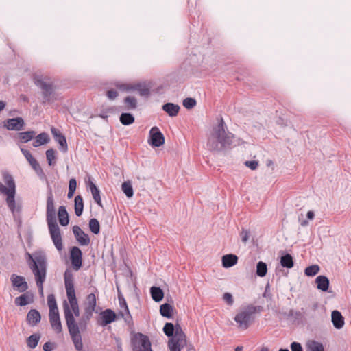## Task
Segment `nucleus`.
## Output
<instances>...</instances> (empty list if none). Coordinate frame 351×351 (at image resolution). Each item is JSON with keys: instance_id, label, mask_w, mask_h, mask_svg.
I'll use <instances>...</instances> for the list:
<instances>
[{"instance_id": "obj_46", "label": "nucleus", "mask_w": 351, "mask_h": 351, "mask_svg": "<svg viewBox=\"0 0 351 351\" xmlns=\"http://www.w3.org/2000/svg\"><path fill=\"white\" fill-rule=\"evenodd\" d=\"M308 347L311 351H324L323 344L316 341L310 342L308 344Z\"/></svg>"}, {"instance_id": "obj_30", "label": "nucleus", "mask_w": 351, "mask_h": 351, "mask_svg": "<svg viewBox=\"0 0 351 351\" xmlns=\"http://www.w3.org/2000/svg\"><path fill=\"white\" fill-rule=\"evenodd\" d=\"M150 293L152 299L157 302L161 301L164 297L163 291L158 287H152Z\"/></svg>"}, {"instance_id": "obj_11", "label": "nucleus", "mask_w": 351, "mask_h": 351, "mask_svg": "<svg viewBox=\"0 0 351 351\" xmlns=\"http://www.w3.org/2000/svg\"><path fill=\"white\" fill-rule=\"evenodd\" d=\"M80 327L75 326L73 319L70 318L68 321V330L73 342L74 346L77 351L82 350L83 343L82 336L80 335Z\"/></svg>"}, {"instance_id": "obj_17", "label": "nucleus", "mask_w": 351, "mask_h": 351, "mask_svg": "<svg viewBox=\"0 0 351 351\" xmlns=\"http://www.w3.org/2000/svg\"><path fill=\"white\" fill-rule=\"evenodd\" d=\"M51 132L56 141L60 145L61 150L66 152L68 150V145L65 136L55 128H52Z\"/></svg>"}, {"instance_id": "obj_58", "label": "nucleus", "mask_w": 351, "mask_h": 351, "mask_svg": "<svg viewBox=\"0 0 351 351\" xmlns=\"http://www.w3.org/2000/svg\"><path fill=\"white\" fill-rule=\"evenodd\" d=\"M306 217L310 220L313 219V218L315 217V214H314L313 211H311V210L308 211L306 214Z\"/></svg>"}, {"instance_id": "obj_53", "label": "nucleus", "mask_w": 351, "mask_h": 351, "mask_svg": "<svg viewBox=\"0 0 351 351\" xmlns=\"http://www.w3.org/2000/svg\"><path fill=\"white\" fill-rule=\"evenodd\" d=\"M245 165L252 170H255L258 167V163L256 160L246 161Z\"/></svg>"}, {"instance_id": "obj_24", "label": "nucleus", "mask_w": 351, "mask_h": 351, "mask_svg": "<svg viewBox=\"0 0 351 351\" xmlns=\"http://www.w3.org/2000/svg\"><path fill=\"white\" fill-rule=\"evenodd\" d=\"M238 257L232 254H226L222 257V265L225 268H229L237 263Z\"/></svg>"}, {"instance_id": "obj_59", "label": "nucleus", "mask_w": 351, "mask_h": 351, "mask_svg": "<svg viewBox=\"0 0 351 351\" xmlns=\"http://www.w3.org/2000/svg\"><path fill=\"white\" fill-rule=\"evenodd\" d=\"M21 150L22 153L23 154L24 156L25 157V158L27 157L28 155H29L31 154L29 151L23 148H21Z\"/></svg>"}, {"instance_id": "obj_15", "label": "nucleus", "mask_w": 351, "mask_h": 351, "mask_svg": "<svg viewBox=\"0 0 351 351\" xmlns=\"http://www.w3.org/2000/svg\"><path fill=\"white\" fill-rule=\"evenodd\" d=\"M24 125L25 122L21 117L8 119L5 123V127L9 130L19 131L23 130Z\"/></svg>"}, {"instance_id": "obj_51", "label": "nucleus", "mask_w": 351, "mask_h": 351, "mask_svg": "<svg viewBox=\"0 0 351 351\" xmlns=\"http://www.w3.org/2000/svg\"><path fill=\"white\" fill-rule=\"evenodd\" d=\"M290 347L291 351H303L301 344L298 342L294 341L291 343Z\"/></svg>"}, {"instance_id": "obj_40", "label": "nucleus", "mask_w": 351, "mask_h": 351, "mask_svg": "<svg viewBox=\"0 0 351 351\" xmlns=\"http://www.w3.org/2000/svg\"><path fill=\"white\" fill-rule=\"evenodd\" d=\"M121 189L127 197L131 198L133 196V188L130 182H124L121 185Z\"/></svg>"}, {"instance_id": "obj_4", "label": "nucleus", "mask_w": 351, "mask_h": 351, "mask_svg": "<svg viewBox=\"0 0 351 351\" xmlns=\"http://www.w3.org/2000/svg\"><path fill=\"white\" fill-rule=\"evenodd\" d=\"M2 176L5 184L0 182V193L6 195L7 206L12 213L15 215L21 211V206L17 205L15 201V182L13 177L7 171H4Z\"/></svg>"}, {"instance_id": "obj_61", "label": "nucleus", "mask_w": 351, "mask_h": 351, "mask_svg": "<svg viewBox=\"0 0 351 351\" xmlns=\"http://www.w3.org/2000/svg\"><path fill=\"white\" fill-rule=\"evenodd\" d=\"M5 107V103L3 101H0V112L3 110V108Z\"/></svg>"}, {"instance_id": "obj_8", "label": "nucleus", "mask_w": 351, "mask_h": 351, "mask_svg": "<svg viewBox=\"0 0 351 351\" xmlns=\"http://www.w3.org/2000/svg\"><path fill=\"white\" fill-rule=\"evenodd\" d=\"M84 313L82 317L80 319V325L81 326V330H85L86 328L87 323L92 317L95 308L97 306V298L95 293H92L88 294L85 300L84 303Z\"/></svg>"}, {"instance_id": "obj_60", "label": "nucleus", "mask_w": 351, "mask_h": 351, "mask_svg": "<svg viewBox=\"0 0 351 351\" xmlns=\"http://www.w3.org/2000/svg\"><path fill=\"white\" fill-rule=\"evenodd\" d=\"M75 191L69 190L67 197L69 199L71 198L74 195Z\"/></svg>"}, {"instance_id": "obj_25", "label": "nucleus", "mask_w": 351, "mask_h": 351, "mask_svg": "<svg viewBox=\"0 0 351 351\" xmlns=\"http://www.w3.org/2000/svg\"><path fill=\"white\" fill-rule=\"evenodd\" d=\"M317 288L322 291H327L329 287V280L325 276H318L315 279Z\"/></svg>"}, {"instance_id": "obj_50", "label": "nucleus", "mask_w": 351, "mask_h": 351, "mask_svg": "<svg viewBox=\"0 0 351 351\" xmlns=\"http://www.w3.org/2000/svg\"><path fill=\"white\" fill-rule=\"evenodd\" d=\"M223 300L229 306H232L234 303L233 297H232V294L230 293H225L223 295Z\"/></svg>"}, {"instance_id": "obj_20", "label": "nucleus", "mask_w": 351, "mask_h": 351, "mask_svg": "<svg viewBox=\"0 0 351 351\" xmlns=\"http://www.w3.org/2000/svg\"><path fill=\"white\" fill-rule=\"evenodd\" d=\"M102 322L101 325L106 326L112 323L116 319L115 313L111 309H106L101 313Z\"/></svg>"}, {"instance_id": "obj_45", "label": "nucleus", "mask_w": 351, "mask_h": 351, "mask_svg": "<svg viewBox=\"0 0 351 351\" xmlns=\"http://www.w3.org/2000/svg\"><path fill=\"white\" fill-rule=\"evenodd\" d=\"M56 151L53 149H49L46 151V158L48 164L50 166L54 165L55 162H53V160H55L56 159Z\"/></svg>"}, {"instance_id": "obj_38", "label": "nucleus", "mask_w": 351, "mask_h": 351, "mask_svg": "<svg viewBox=\"0 0 351 351\" xmlns=\"http://www.w3.org/2000/svg\"><path fill=\"white\" fill-rule=\"evenodd\" d=\"M40 335L39 334H33L27 339V346L32 349L35 348L39 341Z\"/></svg>"}, {"instance_id": "obj_18", "label": "nucleus", "mask_w": 351, "mask_h": 351, "mask_svg": "<svg viewBox=\"0 0 351 351\" xmlns=\"http://www.w3.org/2000/svg\"><path fill=\"white\" fill-rule=\"evenodd\" d=\"M49 322L51 328L56 333H60L62 331V326L60 318L59 312L49 313Z\"/></svg>"}, {"instance_id": "obj_36", "label": "nucleus", "mask_w": 351, "mask_h": 351, "mask_svg": "<svg viewBox=\"0 0 351 351\" xmlns=\"http://www.w3.org/2000/svg\"><path fill=\"white\" fill-rule=\"evenodd\" d=\"M36 132L34 131H27L19 133V136L22 143H27L34 138Z\"/></svg>"}, {"instance_id": "obj_2", "label": "nucleus", "mask_w": 351, "mask_h": 351, "mask_svg": "<svg viewBox=\"0 0 351 351\" xmlns=\"http://www.w3.org/2000/svg\"><path fill=\"white\" fill-rule=\"evenodd\" d=\"M234 135L226 130L223 119L221 118L217 126L214 127L207 142L209 150L221 152L229 147L232 143Z\"/></svg>"}, {"instance_id": "obj_7", "label": "nucleus", "mask_w": 351, "mask_h": 351, "mask_svg": "<svg viewBox=\"0 0 351 351\" xmlns=\"http://www.w3.org/2000/svg\"><path fill=\"white\" fill-rule=\"evenodd\" d=\"M33 80L34 84L42 90L45 101H49L50 97L53 92L51 78L48 75L37 72L33 75Z\"/></svg>"}, {"instance_id": "obj_12", "label": "nucleus", "mask_w": 351, "mask_h": 351, "mask_svg": "<svg viewBox=\"0 0 351 351\" xmlns=\"http://www.w3.org/2000/svg\"><path fill=\"white\" fill-rule=\"evenodd\" d=\"M149 143L153 147H160L165 143V137L158 127H153L149 130Z\"/></svg>"}, {"instance_id": "obj_42", "label": "nucleus", "mask_w": 351, "mask_h": 351, "mask_svg": "<svg viewBox=\"0 0 351 351\" xmlns=\"http://www.w3.org/2000/svg\"><path fill=\"white\" fill-rule=\"evenodd\" d=\"M267 272V266L266 263L259 261L256 265V274L260 277H264Z\"/></svg>"}, {"instance_id": "obj_29", "label": "nucleus", "mask_w": 351, "mask_h": 351, "mask_svg": "<svg viewBox=\"0 0 351 351\" xmlns=\"http://www.w3.org/2000/svg\"><path fill=\"white\" fill-rule=\"evenodd\" d=\"M49 141V137L48 134H47L46 132H42L36 137V139L33 142L32 145L34 147H38L40 145L48 143Z\"/></svg>"}, {"instance_id": "obj_1", "label": "nucleus", "mask_w": 351, "mask_h": 351, "mask_svg": "<svg viewBox=\"0 0 351 351\" xmlns=\"http://www.w3.org/2000/svg\"><path fill=\"white\" fill-rule=\"evenodd\" d=\"M64 280L66 296L69 302V304L66 301H64L63 304V310L66 326H68L69 319L71 318L74 325L81 328L80 321L77 323L75 318V317L80 316V308L75 295L73 276L71 270L66 269L64 274Z\"/></svg>"}, {"instance_id": "obj_54", "label": "nucleus", "mask_w": 351, "mask_h": 351, "mask_svg": "<svg viewBox=\"0 0 351 351\" xmlns=\"http://www.w3.org/2000/svg\"><path fill=\"white\" fill-rule=\"evenodd\" d=\"M250 232L245 230H242L241 232V240L243 243H246L249 239Z\"/></svg>"}, {"instance_id": "obj_64", "label": "nucleus", "mask_w": 351, "mask_h": 351, "mask_svg": "<svg viewBox=\"0 0 351 351\" xmlns=\"http://www.w3.org/2000/svg\"><path fill=\"white\" fill-rule=\"evenodd\" d=\"M100 117L103 118V119H106L108 117V115H107V112H102L99 115Z\"/></svg>"}, {"instance_id": "obj_32", "label": "nucleus", "mask_w": 351, "mask_h": 351, "mask_svg": "<svg viewBox=\"0 0 351 351\" xmlns=\"http://www.w3.org/2000/svg\"><path fill=\"white\" fill-rule=\"evenodd\" d=\"M179 324L174 326L172 323L167 322L165 324L163 328L164 333L169 337H173L176 335V328Z\"/></svg>"}, {"instance_id": "obj_5", "label": "nucleus", "mask_w": 351, "mask_h": 351, "mask_svg": "<svg viewBox=\"0 0 351 351\" xmlns=\"http://www.w3.org/2000/svg\"><path fill=\"white\" fill-rule=\"evenodd\" d=\"M32 263H29V267L32 269L36 282V285L40 293L43 291V282L46 278L47 273V261L44 256H36L33 259L32 256L28 254Z\"/></svg>"}, {"instance_id": "obj_27", "label": "nucleus", "mask_w": 351, "mask_h": 351, "mask_svg": "<svg viewBox=\"0 0 351 351\" xmlns=\"http://www.w3.org/2000/svg\"><path fill=\"white\" fill-rule=\"evenodd\" d=\"M88 187L91 191L93 197L95 200V202L98 204L99 206H102L101 197H100V191L99 189L96 186V185L91 181L88 182Z\"/></svg>"}, {"instance_id": "obj_41", "label": "nucleus", "mask_w": 351, "mask_h": 351, "mask_svg": "<svg viewBox=\"0 0 351 351\" xmlns=\"http://www.w3.org/2000/svg\"><path fill=\"white\" fill-rule=\"evenodd\" d=\"M90 230L95 234H97L100 232V225L99 221L95 218H92L89 221Z\"/></svg>"}, {"instance_id": "obj_37", "label": "nucleus", "mask_w": 351, "mask_h": 351, "mask_svg": "<svg viewBox=\"0 0 351 351\" xmlns=\"http://www.w3.org/2000/svg\"><path fill=\"white\" fill-rule=\"evenodd\" d=\"M120 122L124 125H128L134 122V117L130 113H122L120 116Z\"/></svg>"}, {"instance_id": "obj_31", "label": "nucleus", "mask_w": 351, "mask_h": 351, "mask_svg": "<svg viewBox=\"0 0 351 351\" xmlns=\"http://www.w3.org/2000/svg\"><path fill=\"white\" fill-rule=\"evenodd\" d=\"M173 311V306L168 303H165L160 307V313L161 315L167 318L172 317Z\"/></svg>"}, {"instance_id": "obj_33", "label": "nucleus", "mask_w": 351, "mask_h": 351, "mask_svg": "<svg viewBox=\"0 0 351 351\" xmlns=\"http://www.w3.org/2000/svg\"><path fill=\"white\" fill-rule=\"evenodd\" d=\"M84 209V202L82 196L77 195L75 197V213L77 217L82 215Z\"/></svg>"}, {"instance_id": "obj_44", "label": "nucleus", "mask_w": 351, "mask_h": 351, "mask_svg": "<svg viewBox=\"0 0 351 351\" xmlns=\"http://www.w3.org/2000/svg\"><path fill=\"white\" fill-rule=\"evenodd\" d=\"M319 269L320 268L317 265H313L305 269L304 274L308 276H314L319 271Z\"/></svg>"}, {"instance_id": "obj_3", "label": "nucleus", "mask_w": 351, "mask_h": 351, "mask_svg": "<svg viewBox=\"0 0 351 351\" xmlns=\"http://www.w3.org/2000/svg\"><path fill=\"white\" fill-rule=\"evenodd\" d=\"M46 220L52 241L56 249L60 252L63 249L60 229L57 223L53 195L51 189L47 192L46 205Z\"/></svg>"}, {"instance_id": "obj_21", "label": "nucleus", "mask_w": 351, "mask_h": 351, "mask_svg": "<svg viewBox=\"0 0 351 351\" xmlns=\"http://www.w3.org/2000/svg\"><path fill=\"white\" fill-rule=\"evenodd\" d=\"M27 160L29 162V165L32 167V169L35 171L36 174L40 178H44L45 173L43 171L42 167H40V164L38 162V161L33 157L32 154L27 156L26 158Z\"/></svg>"}, {"instance_id": "obj_34", "label": "nucleus", "mask_w": 351, "mask_h": 351, "mask_svg": "<svg viewBox=\"0 0 351 351\" xmlns=\"http://www.w3.org/2000/svg\"><path fill=\"white\" fill-rule=\"evenodd\" d=\"M280 264L283 267L288 269L293 267L294 265L293 257L289 254H286L281 256Z\"/></svg>"}, {"instance_id": "obj_63", "label": "nucleus", "mask_w": 351, "mask_h": 351, "mask_svg": "<svg viewBox=\"0 0 351 351\" xmlns=\"http://www.w3.org/2000/svg\"><path fill=\"white\" fill-rule=\"evenodd\" d=\"M308 224V222L307 220H303L300 222V225L302 226H306Z\"/></svg>"}, {"instance_id": "obj_10", "label": "nucleus", "mask_w": 351, "mask_h": 351, "mask_svg": "<svg viewBox=\"0 0 351 351\" xmlns=\"http://www.w3.org/2000/svg\"><path fill=\"white\" fill-rule=\"evenodd\" d=\"M186 345V337L183 332L182 327L178 326L176 328V335L173 337L170 338L168 346L171 351H181Z\"/></svg>"}, {"instance_id": "obj_62", "label": "nucleus", "mask_w": 351, "mask_h": 351, "mask_svg": "<svg viewBox=\"0 0 351 351\" xmlns=\"http://www.w3.org/2000/svg\"><path fill=\"white\" fill-rule=\"evenodd\" d=\"M120 306L122 307V300L124 298L121 294L118 295Z\"/></svg>"}, {"instance_id": "obj_49", "label": "nucleus", "mask_w": 351, "mask_h": 351, "mask_svg": "<svg viewBox=\"0 0 351 351\" xmlns=\"http://www.w3.org/2000/svg\"><path fill=\"white\" fill-rule=\"evenodd\" d=\"M16 304L23 306L28 304L27 298L25 295H21L15 299Z\"/></svg>"}, {"instance_id": "obj_13", "label": "nucleus", "mask_w": 351, "mask_h": 351, "mask_svg": "<svg viewBox=\"0 0 351 351\" xmlns=\"http://www.w3.org/2000/svg\"><path fill=\"white\" fill-rule=\"evenodd\" d=\"M70 258L74 269L78 271L82 265V253L78 247H71Z\"/></svg>"}, {"instance_id": "obj_16", "label": "nucleus", "mask_w": 351, "mask_h": 351, "mask_svg": "<svg viewBox=\"0 0 351 351\" xmlns=\"http://www.w3.org/2000/svg\"><path fill=\"white\" fill-rule=\"evenodd\" d=\"M73 234L81 245H88L90 243L89 236L86 234L78 226L73 227Z\"/></svg>"}, {"instance_id": "obj_47", "label": "nucleus", "mask_w": 351, "mask_h": 351, "mask_svg": "<svg viewBox=\"0 0 351 351\" xmlns=\"http://www.w3.org/2000/svg\"><path fill=\"white\" fill-rule=\"evenodd\" d=\"M116 86L118 89L123 92L134 91V84H117Z\"/></svg>"}, {"instance_id": "obj_39", "label": "nucleus", "mask_w": 351, "mask_h": 351, "mask_svg": "<svg viewBox=\"0 0 351 351\" xmlns=\"http://www.w3.org/2000/svg\"><path fill=\"white\" fill-rule=\"evenodd\" d=\"M121 308H124L125 313L123 312H121L120 315L124 318L125 322L130 324L132 321V316L130 313L128 307L124 298L122 300V307Z\"/></svg>"}, {"instance_id": "obj_28", "label": "nucleus", "mask_w": 351, "mask_h": 351, "mask_svg": "<svg viewBox=\"0 0 351 351\" xmlns=\"http://www.w3.org/2000/svg\"><path fill=\"white\" fill-rule=\"evenodd\" d=\"M136 90L143 97H149L150 95V87L145 84L138 83L134 84V91Z\"/></svg>"}, {"instance_id": "obj_35", "label": "nucleus", "mask_w": 351, "mask_h": 351, "mask_svg": "<svg viewBox=\"0 0 351 351\" xmlns=\"http://www.w3.org/2000/svg\"><path fill=\"white\" fill-rule=\"evenodd\" d=\"M47 304L49 308V313L58 312L56 298L53 294H50L47 296Z\"/></svg>"}, {"instance_id": "obj_14", "label": "nucleus", "mask_w": 351, "mask_h": 351, "mask_svg": "<svg viewBox=\"0 0 351 351\" xmlns=\"http://www.w3.org/2000/svg\"><path fill=\"white\" fill-rule=\"evenodd\" d=\"M10 280L13 287L17 289L19 292H24L28 289L27 282L25 281L24 277L16 274H12Z\"/></svg>"}, {"instance_id": "obj_6", "label": "nucleus", "mask_w": 351, "mask_h": 351, "mask_svg": "<svg viewBox=\"0 0 351 351\" xmlns=\"http://www.w3.org/2000/svg\"><path fill=\"white\" fill-rule=\"evenodd\" d=\"M263 311L261 306L249 304L234 317V321L239 324V327L243 330L247 329L253 322L254 315Z\"/></svg>"}, {"instance_id": "obj_52", "label": "nucleus", "mask_w": 351, "mask_h": 351, "mask_svg": "<svg viewBox=\"0 0 351 351\" xmlns=\"http://www.w3.org/2000/svg\"><path fill=\"white\" fill-rule=\"evenodd\" d=\"M106 95L110 100L114 99L118 96L117 90L111 89L107 91Z\"/></svg>"}, {"instance_id": "obj_57", "label": "nucleus", "mask_w": 351, "mask_h": 351, "mask_svg": "<svg viewBox=\"0 0 351 351\" xmlns=\"http://www.w3.org/2000/svg\"><path fill=\"white\" fill-rule=\"evenodd\" d=\"M43 348L44 351H52L53 349V346L51 342H46L43 345Z\"/></svg>"}, {"instance_id": "obj_19", "label": "nucleus", "mask_w": 351, "mask_h": 351, "mask_svg": "<svg viewBox=\"0 0 351 351\" xmlns=\"http://www.w3.org/2000/svg\"><path fill=\"white\" fill-rule=\"evenodd\" d=\"M331 321L333 326L336 329H341L345 324L344 317L341 315V313L337 310H335L331 313Z\"/></svg>"}, {"instance_id": "obj_55", "label": "nucleus", "mask_w": 351, "mask_h": 351, "mask_svg": "<svg viewBox=\"0 0 351 351\" xmlns=\"http://www.w3.org/2000/svg\"><path fill=\"white\" fill-rule=\"evenodd\" d=\"M288 316L290 317L299 318L302 316V313L300 311H295L293 309H291L289 311Z\"/></svg>"}, {"instance_id": "obj_22", "label": "nucleus", "mask_w": 351, "mask_h": 351, "mask_svg": "<svg viewBox=\"0 0 351 351\" xmlns=\"http://www.w3.org/2000/svg\"><path fill=\"white\" fill-rule=\"evenodd\" d=\"M41 316L36 309L30 310L27 315V322L30 326H35L40 322Z\"/></svg>"}, {"instance_id": "obj_48", "label": "nucleus", "mask_w": 351, "mask_h": 351, "mask_svg": "<svg viewBox=\"0 0 351 351\" xmlns=\"http://www.w3.org/2000/svg\"><path fill=\"white\" fill-rule=\"evenodd\" d=\"M196 105V100L191 97L186 98L183 100V106L186 109H191Z\"/></svg>"}, {"instance_id": "obj_26", "label": "nucleus", "mask_w": 351, "mask_h": 351, "mask_svg": "<svg viewBox=\"0 0 351 351\" xmlns=\"http://www.w3.org/2000/svg\"><path fill=\"white\" fill-rule=\"evenodd\" d=\"M58 217L60 225L62 226H67L69 222V214L66 210L65 206H61L58 208Z\"/></svg>"}, {"instance_id": "obj_23", "label": "nucleus", "mask_w": 351, "mask_h": 351, "mask_svg": "<svg viewBox=\"0 0 351 351\" xmlns=\"http://www.w3.org/2000/svg\"><path fill=\"white\" fill-rule=\"evenodd\" d=\"M162 108L169 116L176 117L178 114L180 107L178 104L167 103L162 106Z\"/></svg>"}, {"instance_id": "obj_9", "label": "nucleus", "mask_w": 351, "mask_h": 351, "mask_svg": "<svg viewBox=\"0 0 351 351\" xmlns=\"http://www.w3.org/2000/svg\"><path fill=\"white\" fill-rule=\"evenodd\" d=\"M132 351H152L149 337L142 333H135L131 337Z\"/></svg>"}, {"instance_id": "obj_56", "label": "nucleus", "mask_w": 351, "mask_h": 351, "mask_svg": "<svg viewBox=\"0 0 351 351\" xmlns=\"http://www.w3.org/2000/svg\"><path fill=\"white\" fill-rule=\"evenodd\" d=\"M77 187V182L75 178H71L69 180V190L75 191L76 190Z\"/></svg>"}, {"instance_id": "obj_43", "label": "nucleus", "mask_w": 351, "mask_h": 351, "mask_svg": "<svg viewBox=\"0 0 351 351\" xmlns=\"http://www.w3.org/2000/svg\"><path fill=\"white\" fill-rule=\"evenodd\" d=\"M124 103L128 109H136L137 107V100L134 97L128 96L124 99Z\"/></svg>"}]
</instances>
